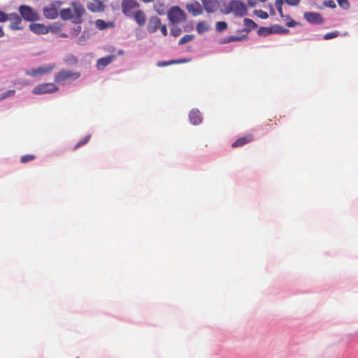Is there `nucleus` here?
I'll return each instance as SVG.
<instances>
[{
	"mask_svg": "<svg viewBox=\"0 0 358 358\" xmlns=\"http://www.w3.org/2000/svg\"><path fill=\"white\" fill-rule=\"evenodd\" d=\"M18 10L21 17L26 21L35 22L40 20L38 13L29 6L21 5Z\"/></svg>",
	"mask_w": 358,
	"mask_h": 358,
	"instance_id": "1",
	"label": "nucleus"
},
{
	"mask_svg": "<svg viewBox=\"0 0 358 358\" xmlns=\"http://www.w3.org/2000/svg\"><path fill=\"white\" fill-rule=\"evenodd\" d=\"M80 76L78 72L62 69L55 76L54 80L57 83L64 84L66 81L77 80Z\"/></svg>",
	"mask_w": 358,
	"mask_h": 358,
	"instance_id": "2",
	"label": "nucleus"
},
{
	"mask_svg": "<svg viewBox=\"0 0 358 358\" xmlns=\"http://www.w3.org/2000/svg\"><path fill=\"white\" fill-rule=\"evenodd\" d=\"M168 18L173 24L181 23L186 20L187 15L179 6H173L168 12Z\"/></svg>",
	"mask_w": 358,
	"mask_h": 358,
	"instance_id": "3",
	"label": "nucleus"
},
{
	"mask_svg": "<svg viewBox=\"0 0 358 358\" xmlns=\"http://www.w3.org/2000/svg\"><path fill=\"white\" fill-rule=\"evenodd\" d=\"M228 9L235 15L243 17L248 13V8L245 3L238 0H232L229 2Z\"/></svg>",
	"mask_w": 358,
	"mask_h": 358,
	"instance_id": "4",
	"label": "nucleus"
},
{
	"mask_svg": "<svg viewBox=\"0 0 358 358\" xmlns=\"http://www.w3.org/2000/svg\"><path fill=\"white\" fill-rule=\"evenodd\" d=\"M289 32V29L282 27L278 24H274L271 27H261L257 34L259 36H268L272 34H287Z\"/></svg>",
	"mask_w": 358,
	"mask_h": 358,
	"instance_id": "5",
	"label": "nucleus"
},
{
	"mask_svg": "<svg viewBox=\"0 0 358 358\" xmlns=\"http://www.w3.org/2000/svg\"><path fill=\"white\" fill-rule=\"evenodd\" d=\"M121 7L124 15L131 17L136 9L138 8L139 4L135 0H122Z\"/></svg>",
	"mask_w": 358,
	"mask_h": 358,
	"instance_id": "6",
	"label": "nucleus"
},
{
	"mask_svg": "<svg viewBox=\"0 0 358 358\" xmlns=\"http://www.w3.org/2000/svg\"><path fill=\"white\" fill-rule=\"evenodd\" d=\"M59 88L52 83H43L36 86L32 91L34 94H43L57 92Z\"/></svg>",
	"mask_w": 358,
	"mask_h": 358,
	"instance_id": "7",
	"label": "nucleus"
},
{
	"mask_svg": "<svg viewBox=\"0 0 358 358\" xmlns=\"http://www.w3.org/2000/svg\"><path fill=\"white\" fill-rule=\"evenodd\" d=\"M10 21L9 28L13 31L22 30L23 26L22 25V17L16 13H9L8 20Z\"/></svg>",
	"mask_w": 358,
	"mask_h": 358,
	"instance_id": "8",
	"label": "nucleus"
},
{
	"mask_svg": "<svg viewBox=\"0 0 358 358\" xmlns=\"http://www.w3.org/2000/svg\"><path fill=\"white\" fill-rule=\"evenodd\" d=\"M55 68V64H49L46 66H41L36 69H32L26 71V74L32 77H37L38 76L44 75L52 71Z\"/></svg>",
	"mask_w": 358,
	"mask_h": 358,
	"instance_id": "9",
	"label": "nucleus"
},
{
	"mask_svg": "<svg viewBox=\"0 0 358 358\" xmlns=\"http://www.w3.org/2000/svg\"><path fill=\"white\" fill-rule=\"evenodd\" d=\"M303 17L306 21L312 24H321L324 22V19L319 13L306 12Z\"/></svg>",
	"mask_w": 358,
	"mask_h": 358,
	"instance_id": "10",
	"label": "nucleus"
},
{
	"mask_svg": "<svg viewBox=\"0 0 358 358\" xmlns=\"http://www.w3.org/2000/svg\"><path fill=\"white\" fill-rule=\"evenodd\" d=\"M87 8L93 13H101L105 10V6L101 0H92L87 3Z\"/></svg>",
	"mask_w": 358,
	"mask_h": 358,
	"instance_id": "11",
	"label": "nucleus"
},
{
	"mask_svg": "<svg viewBox=\"0 0 358 358\" xmlns=\"http://www.w3.org/2000/svg\"><path fill=\"white\" fill-rule=\"evenodd\" d=\"M254 139L255 138L252 134H246L243 136L238 138L236 141H234L232 143L231 147L234 148L242 147L245 144L252 142Z\"/></svg>",
	"mask_w": 358,
	"mask_h": 358,
	"instance_id": "12",
	"label": "nucleus"
},
{
	"mask_svg": "<svg viewBox=\"0 0 358 358\" xmlns=\"http://www.w3.org/2000/svg\"><path fill=\"white\" fill-rule=\"evenodd\" d=\"M29 29L36 34H46L49 32L48 27L41 23H31L29 24Z\"/></svg>",
	"mask_w": 358,
	"mask_h": 358,
	"instance_id": "13",
	"label": "nucleus"
},
{
	"mask_svg": "<svg viewBox=\"0 0 358 358\" xmlns=\"http://www.w3.org/2000/svg\"><path fill=\"white\" fill-rule=\"evenodd\" d=\"M73 7V11L76 14V17L73 19V22L75 23H80L82 21V16L85 13L84 7L80 3L77 2H74L72 3Z\"/></svg>",
	"mask_w": 358,
	"mask_h": 358,
	"instance_id": "14",
	"label": "nucleus"
},
{
	"mask_svg": "<svg viewBox=\"0 0 358 358\" xmlns=\"http://www.w3.org/2000/svg\"><path fill=\"white\" fill-rule=\"evenodd\" d=\"M187 10L194 16L201 15L203 13V8L198 1H193L187 4Z\"/></svg>",
	"mask_w": 358,
	"mask_h": 358,
	"instance_id": "15",
	"label": "nucleus"
},
{
	"mask_svg": "<svg viewBox=\"0 0 358 358\" xmlns=\"http://www.w3.org/2000/svg\"><path fill=\"white\" fill-rule=\"evenodd\" d=\"M204 9L208 13H214L219 8V3L217 0H201Z\"/></svg>",
	"mask_w": 358,
	"mask_h": 358,
	"instance_id": "16",
	"label": "nucleus"
},
{
	"mask_svg": "<svg viewBox=\"0 0 358 358\" xmlns=\"http://www.w3.org/2000/svg\"><path fill=\"white\" fill-rule=\"evenodd\" d=\"M139 27H143L146 22V15L141 10H136L131 16Z\"/></svg>",
	"mask_w": 358,
	"mask_h": 358,
	"instance_id": "17",
	"label": "nucleus"
},
{
	"mask_svg": "<svg viewBox=\"0 0 358 358\" xmlns=\"http://www.w3.org/2000/svg\"><path fill=\"white\" fill-rule=\"evenodd\" d=\"M189 118L190 122L194 125L199 124L202 122L201 113L196 108H194L190 111Z\"/></svg>",
	"mask_w": 358,
	"mask_h": 358,
	"instance_id": "18",
	"label": "nucleus"
},
{
	"mask_svg": "<svg viewBox=\"0 0 358 358\" xmlns=\"http://www.w3.org/2000/svg\"><path fill=\"white\" fill-rule=\"evenodd\" d=\"M43 13L46 18L51 20L55 19L58 16L57 10L53 5L43 8Z\"/></svg>",
	"mask_w": 358,
	"mask_h": 358,
	"instance_id": "19",
	"label": "nucleus"
},
{
	"mask_svg": "<svg viewBox=\"0 0 358 358\" xmlns=\"http://www.w3.org/2000/svg\"><path fill=\"white\" fill-rule=\"evenodd\" d=\"M161 24V20L158 17H152L148 22V31L150 33H154L159 29Z\"/></svg>",
	"mask_w": 358,
	"mask_h": 358,
	"instance_id": "20",
	"label": "nucleus"
},
{
	"mask_svg": "<svg viewBox=\"0 0 358 358\" xmlns=\"http://www.w3.org/2000/svg\"><path fill=\"white\" fill-rule=\"evenodd\" d=\"M115 58V56L113 55H108L104 57H101L96 62V66L99 69H103L108 64H110L113 60Z\"/></svg>",
	"mask_w": 358,
	"mask_h": 358,
	"instance_id": "21",
	"label": "nucleus"
},
{
	"mask_svg": "<svg viewBox=\"0 0 358 358\" xmlns=\"http://www.w3.org/2000/svg\"><path fill=\"white\" fill-rule=\"evenodd\" d=\"M191 61V59H173L169 62H158V66H165L171 64L187 63Z\"/></svg>",
	"mask_w": 358,
	"mask_h": 358,
	"instance_id": "22",
	"label": "nucleus"
},
{
	"mask_svg": "<svg viewBox=\"0 0 358 358\" xmlns=\"http://www.w3.org/2000/svg\"><path fill=\"white\" fill-rule=\"evenodd\" d=\"M95 25H96V28L99 29V30H103L108 27H113V23L110 22H106L103 20L99 19V20H96Z\"/></svg>",
	"mask_w": 358,
	"mask_h": 358,
	"instance_id": "23",
	"label": "nucleus"
},
{
	"mask_svg": "<svg viewBox=\"0 0 358 358\" xmlns=\"http://www.w3.org/2000/svg\"><path fill=\"white\" fill-rule=\"evenodd\" d=\"M210 29V26L207 22L201 21L197 23L196 29L199 34L207 32Z\"/></svg>",
	"mask_w": 358,
	"mask_h": 358,
	"instance_id": "24",
	"label": "nucleus"
},
{
	"mask_svg": "<svg viewBox=\"0 0 358 358\" xmlns=\"http://www.w3.org/2000/svg\"><path fill=\"white\" fill-rule=\"evenodd\" d=\"M60 17L64 20L74 19L73 11L71 8H64L60 11Z\"/></svg>",
	"mask_w": 358,
	"mask_h": 358,
	"instance_id": "25",
	"label": "nucleus"
},
{
	"mask_svg": "<svg viewBox=\"0 0 358 358\" xmlns=\"http://www.w3.org/2000/svg\"><path fill=\"white\" fill-rule=\"evenodd\" d=\"M154 10L159 15H163L165 13V4L161 1H157L153 6Z\"/></svg>",
	"mask_w": 358,
	"mask_h": 358,
	"instance_id": "26",
	"label": "nucleus"
},
{
	"mask_svg": "<svg viewBox=\"0 0 358 358\" xmlns=\"http://www.w3.org/2000/svg\"><path fill=\"white\" fill-rule=\"evenodd\" d=\"M243 22L245 27L248 29V31H250L251 29H255L257 27V24L251 19L245 18Z\"/></svg>",
	"mask_w": 358,
	"mask_h": 358,
	"instance_id": "27",
	"label": "nucleus"
},
{
	"mask_svg": "<svg viewBox=\"0 0 358 358\" xmlns=\"http://www.w3.org/2000/svg\"><path fill=\"white\" fill-rule=\"evenodd\" d=\"M194 35H191V34L185 35L179 40L178 44L183 45L185 43L190 42L194 39Z\"/></svg>",
	"mask_w": 358,
	"mask_h": 358,
	"instance_id": "28",
	"label": "nucleus"
},
{
	"mask_svg": "<svg viewBox=\"0 0 358 358\" xmlns=\"http://www.w3.org/2000/svg\"><path fill=\"white\" fill-rule=\"evenodd\" d=\"M36 159V156L34 155H23L20 157V162L22 164H26L29 162H31Z\"/></svg>",
	"mask_w": 358,
	"mask_h": 358,
	"instance_id": "29",
	"label": "nucleus"
},
{
	"mask_svg": "<svg viewBox=\"0 0 358 358\" xmlns=\"http://www.w3.org/2000/svg\"><path fill=\"white\" fill-rule=\"evenodd\" d=\"M90 138H91V135L90 134H88L83 139L80 140L74 147L73 150H76V149H78V148L85 145L86 143H87L89 142V141L90 140Z\"/></svg>",
	"mask_w": 358,
	"mask_h": 358,
	"instance_id": "30",
	"label": "nucleus"
},
{
	"mask_svg": "<svg viewBox=\"0 0 358 358\" xmlns=\"http://www.w3.org/2000/svg\"><path fill=\"white\" fill-rule=\"evenodd\" d=\"M227 27V24L224 21H219L216 23L215 28L217 31H222Z\"/></svg>",
	"mask_w": 358,
	"mask_h": 358,
	"instance_id": "31",
	"label": "nucleus"
},
{
	"mask_svg": "<svg viewBox=\"0 0 358 358\" xmlns=\"http://www.w3.org/2000/svg\"><path fill=\"white\" fill-rule=\"evenodd\" d=\"M255 14L261 19H267L268 17V14L262 10H255Z\"/></svg>",
	"mask_w": 358,
	"mask_h": 358,
	"instance_id": "32",
	"label": "nucleus"
},
{
	"mask_svg": "<svg viewBox=\"0 0 358 358\" xmlns=\"http://www.w3.org/2000/svg\"><path fill=\"white\" fill-rule=\"evenodd\" d=\"M339 32L338 31H332L330 33H327L324 36V39L329 40L334 38L338 36Z\"/></svg>",
	"mask_w": 358,
	"mask_h": 358,
	"instance_id": "33",
	"label": "nucleus"
},
{
	"mask_svg": "<svg viewBox=\"0 0 358 358\" xmlns=\"http://www.w3.org/2000/svg\"><path fill=\"white\" fill-rule=\"evenodd\" d=\"M181 32V29L177 26H173L171 29V34L175 37L178 36Z\"/></svg>",
	"mask_w": 358,
	"mask_h": 358,
	"instance_id": "34",
	"label": "nucleus"
},
{
	"mask_svg": "<svg viewBox=\"0 0 358 358\" xmlns=\"http://www.w3.org/2000/svg\"><path fill=\"white\" fill-rule=\"evenodd\" d=\"M338 5L343 9H348L350 7V3L348 0H336Z\"/></svg>",
	"mask_w": 358,
	"mask_h": 358,
	"instance_id": "35",
	"label": "nucleus"
},
{
	"mask_svg": "<svg viewBox=\"0 0 358 358\" xmlns=\"http://www.w3.org/2000/svg\"><path fill=\"white\" fill-rule=\"evenodd\" d=\"M9 13H6L0 10V23L5 22L8 20Z\"/></svg>",
	"mask_w": 358,
	"mask_h": 358,
	"instance_id": "36",
	"label": "nucleus"
},
{
	"mask_svg": "<svg viewBox=\"0 0 358 358\" xmlns=\"http://www.w3.org/2000/svg\"><path fill=\"white\" fill-rule=\"evenodd\" d=\"M15 91L13 90H8L7 92H4L2 95L0 96V99H3L8 96H12L15 94Z\"/></svg>",
	"mask_w": 358,
	"mask_h": 358,
	"instance_id": "37",
	"label": "nucleus"
},
{
	"mask_svg": "<svg viewBox=\"0 0 358 358\" xmlns=\"http://www.w3.org/2000/svg\"><path fill=\"white\" fill-rule=\"evenodd\" d=\"M324 4L326 7H329L331 8H335L336 7V5L334 0H326L324 1Z\"/></svg>",
	"mask_w": 358,
	"mask_h": 358,
	"instance_id": "38",
	"label": "nucleus"
},
{
	"mask_svg": "<svg viewBox=\"0 0 358 358\" xmlns=\"http://www.w3.org/2000/svg\"><path fill=\"white\" fill-rule=\"evenodd\" d=\"M284 1L287 4H288L289 6H297L300 2V0H284Z\"/></svg>",
	"mask_w": 358,
	"mask_h": 358,
	"instance_id": "39",
	"label": "nucleus"
},
{
	"mask_svg": "<svg viewBox=\"0 0 358 358\" xmlns=\"http://www.w3.org/2000/svg\"><path fill=\"white\" fill-rule=\"evenodd\" d=\"M48 29H50L49 31H51L52 33L55 34L60 31L61 27L59 26H49V27H48Z\"/></svg>",
	"mask_w": 358,
	"mask_h": 358,
	"instance_id": "40",
	"label": "nucleus"
},
{
	"mask_svg": "<svg viewBox=\"0 0 358 358\" xmlns=\"http://www.w3.org/2000/svg\"><path fill=\"white\" fill-rule=\"evenodd\" d=\"M159 28L160 29V31L164 36L167 35L168 32H167L166 26L165 24H161Z\"/></svg>",
	"mask_w": 358,
	"mask_h": 358,
	"instance_id": "41",
	"label": "nucleus"
},
{
	"mask_svg": "<svg viewBox=\"0 0 358 358\" xmlns=\"http://www.w3.org/2000/svg\"><path fill=\"white\" fill-rule=\"evenodd\" d=\"M284 2H285L284 0H275V6L276 9L278 8H282V6Z\"/></svg>",
	"mask_w": 358,
	"mask_h": 358,
	"instance_id": "42",
	"label": "nucleus"
},
{
	"mask_svg": "<svg viewBox=\"0 0 358 358\" xmlns=\"http://www.w3.org/2000/svg\"><path fill=\"white\" fill-rule=\"evenodd\" d=\"M286 24L289 27H293L296 25V22L294 20H291L290 21L287 22Z\"/></svg>",
	"mask_w": 358,
	"mask_h": 358,
	"instance_id": "43",
	"label": "nucleus"
},
{
	"mask_svg": "<svg viewBox=\"0 0 358 358\" xmlns=\"http://www.w3.org/2000/svg\"><path fill=\"white\" fill-rule=\"evenodd\" d=\"M230 42H232V41L231 40V36H229V37L223 38L222 41L220 42V43L224 44V43H228Z\"/></svg>",
	"mask_w": 358,
	"mask_h": 358,
	"instance_id": "44",
	"label": "nucleus"
},
{
	"mask_svg": "<svg viewBox=\"0 0 358 358\" xmlns=\"http://www.w3.org/2000/svg\"><path fill=\"white\" fill-rule=\"evenodd\" d=\"M242 38L241 37H238V36H231V41H241Z\"/></svg>",
	"mask_w": 358,
	"mask_h": 358,
	"instance_id": "45",
	"label": "nucleus"
},
{
	"mask_svg": "<svg viewBox=\"0 0 358 358\" xmlns=\"http://www.w3.org/2000/svg\"><path fill=\"white\" fill-rule=\"evenodd\" d=\"M248 3L250 6H254L255 5L254 0H248Z\"/></svg>",
	"mask_w": 358,
	"mask_h": 358,
	"instance_id": "46",
	"label": "nucleus"
},
{
	"mask_svg": "<svg viewBox=\"0 0 358 358\" xmlns=\"http://www.w3.org/2000/svg\"><path fill=\"white\" fill-rule=\"evenodd\" d=\"M277 10L279 13V15L281 16V17H283V14H282V8H277Z\"/></svg>",
	"mask_w": 358,
	"mask_h": 358,
	"instance_id": "47",
	"label": "nucleus"
},
{
	"mask_svg": "<svg viewBox=\"0 0 358 358\" xmlns=\"http://www.w3.org/2000/svg\"><path fill=\"white\" fill-rule=\"evenodd\" d=\"M4 31L3 30L2 27L0 26V38L3 37L4 36Z\"/></svg>",
	"mask_w": 358,
	"mask_h": 358,
	"instance_id": "48",
	"label": "nucleus"
},
{
	"mask_svg": "<svg viewBox=\"0 0 358 358\" xmlns=\"http://www.w3.org/2000/svg\"><path fill=\"white\" fill-rule=\"evenodd\" d=\"M141 1H143V3H150V2L153 1L154 0H141Z\"/></svg>",
	"mask_w": 358,
	"mask_h": 358,
	"instance_id": "49",
	"label": "nucleus"
},
{
	"mask_svg": "<svg viewBox=\"0 0 358 358\" xmlns=\"http://www.w3.org/2000/svg\"><path fill=\"white\" fill-rule=\"evenodd\" d=\"M61 36H62V37H67V35H66V34H61Z\"/></svg>",
	"mask_w": 358,
	"mask_h": 358,
	"instance_id": "50",
	"label": "nucleus"
},
{
	"mask_svg": "<svg viewBox=\"0 0 358 358\" xmlns=\"http://www.w3.org/2000/svg\"><path fill=\"white\" fill-rule=\"evenodd\" d=\"M118 53H119L120 55H122V54H123V51H122V50H120V51H118Z\"/></svg>",
	"mask_w": 358,
	"mask_h": 358,
	"instance_id": "51",
	"label": "nucleus"
},
{
	"mask_svg": "<svg viewBox=\"0 0 358 358\" xmlns=\"http://www.w3.org/2000/svg\"><path fill=\"white\" fill-rule=\"evenodd\" d=\"M259 1H262V2H264V1H266V0H259Z\"/></svg>",
	"mask_w": 358,
	"mask_h": 358,
	"instance_id": "52",
	"label": "nucleus"
},
{
	"mask_svg": "<svg viewBox=\"0 0 358 358\" xmlns=\"http://www.w3.org/2000/svg\"><path fill=\"white\" fill-rule=\"evenodd\" d=\"M77 358H78V357H77Z\"/></svg>",
	"mask_w": 358,
	"mask_h": 358,
	"instance_id": "53",
	"label": "nucleus"
}]
</instances>
